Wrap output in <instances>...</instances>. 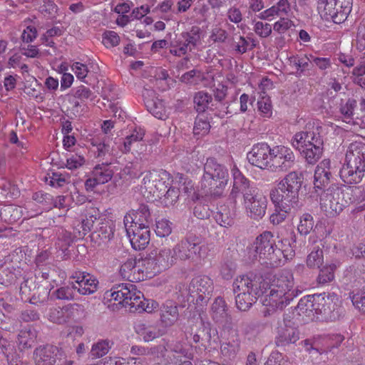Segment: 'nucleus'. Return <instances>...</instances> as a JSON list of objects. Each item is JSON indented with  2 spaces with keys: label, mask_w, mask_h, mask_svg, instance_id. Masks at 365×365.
I'll return each instance as SVG.
<instances>
[{
  "label": "nucleus",
  "mask_w": 365,
  "mask_h": 365,
  "mask_svg": "<svg viewBox=\"0 0 365 365\" xmlns=\"http://www.w3.org/2000/svg\"><path fill=\"white\" fill-rule=\"evenodd\" d=\"M259 280V285L263 294H265L263 304L274 309H283L300 292L294 287L292 274L289 272L274 276L269 279Z\"/></svg>",
  "instance_id": "f257e3e1"
},
{
  "label": "nucleus",
  "mask_w": 365,
  "mask_h": 365,
  "mask_svg": "<svg viewBox=\"0 0 365 365\" xmlns=\"http://www.w3.org/2000/svg\"><path fill=\"white\" fill-rule=\"evenodd\" d=\"M232 173L233 186L230 198L236 202L237 197L241 193L243 195L244 204L250 217L255 220L262 218L265 215L267 204L265 196L258 193L254 187H250V181L242 174L236 165H234Z\"/></svg>",
  "instance_id": "f03ea898"
},
{
  "label": "nucleus",
  "mask_w": 365,
  "mask_h": 365,
  "mask_svg": "<svg viewBox=\"0 0 365 365\" xmlns=\"http://www.w3.org/2000/svg\"><path fill=\"white\" fill-rule=\"evenodd\" d=\"M304 180L302 173L292 171L289 173L277 185V187L272 189L269 196L273 203L279 204L281 207L288 209L289 206H299V192L302 187Z\"/></svg>",
  "instance_id": "7ed1b4c3"
},
{
  "label": "nucleus",
  "mask_w": 365,
  "mask_h": 365,
  "mask_svg": "<svg viewBox=\"0 0 365 365\" xmlns=\"http://www.w3.org/2000/svg\"><path fill=\"white\" fill-rule=\"evenodd\" d=\"M228 181V172L225 167L213 158L207 159L204 165L202 187L206 194L221 197Z\"/></svg>",
  "instance_id": "20e7f679"
},
{
  "label": "nucleus",
  "mask_w": 365,
  "mask_h": 365,
  "mask_svg": "<svg viewBox=\"0 0 365 365\" xmlns=\"http://www.w3.org/2000/svg\"><path fill=\"white\" fill-rule=\"evenodd\" d=\"M259 280L247 275L237 277L233 282V291L236 294L237 308L242 312L249 310L257 299L263 295Z\"/></svg>",
  "instance_id": "39448f33"
},
{
  "label": "nucleus",
  "mask_w": 365,
  "mask_h": 365,
  "mask_svg": "<svg viewBox=\"0 0 365 365\" xmlns=\"http://www.w3.org/2000/svg\"><path fill=\"white\" fill-rule=\"evenodd\" d=\"M184 284H179L177 289L182 292L181 295L187 301H195L199 307H205L211 298L214 289L212 280L206 275H198L193 277L188 287L182 291Z\"/></svg>",
  "instance_id": "423d86ee"
},
{
  "label": "nucleus",
  "mask_w": 365,
  "mask_h": 365,
  "mask_svg": "<svg viewBox=\"0 0 365 365\" xmlns=\"http://www.w3.org/2000/svg\"><path fill=\"white\" fill-rule=\"evenodd\" d=\"M110 297L115 301H119V304L123 307H128L130 312H143L145 298L143 294L130 283L114 286L110 290Z\"/></svg>",
  "instance_id": "0eeeda50"
},
{
  "label": "nucleus",
  "mask_w": 365,
  "mask_h": 365,
  "mask_svg": "<svg viewBox=\"0 0 365 365\" xmlns=\"http://www.w3.org/2000/svg\"><path fill=\"white\" fill-rule=\"evenodd\" d=\"M341 185L331 184L328 188L319 192V205L321 210L328 217L339 215L346 207L347 202L343 197Z\"/></svg>",
  "instance_id": "6e6552de"
},
{
  "label": "nucleus",
  "mask_w": 365,
  "mask_h": 365,
  "mask_svg": "<svg viewBox=\"0 0 365 365\" xmlns=\"http://www.w3.org/2000/svg\"><path fill=\"white\" fill-rule=\"evenodd\" d=\"M314 313L321 315L324 321H336L341 316V309L338 307L339 298L334 293H322L315 294Z\"/></svg>",
  "instance_id": "1a4fd4ad"
},
{
  "label": "nucleus",
  "mask_w": 365,
  "mask_h": 365,
  "mask_svg": "<svg viewBox=\"0 0 365 365\" xmlns=\"http://www.w3.org/2000/svg\"><path fill=\"white\" fill-rule=\"evenodd\" d=\"M352 0H320L318 3L319 9H322V16L327 21H332L335 24L344 22L350 14Z\"/></svg>",
  "instance_id": "9d476101"
},
{
  "label": "nucleus",
  "mask_w": 365,
  "mask_h": 365,
  "mask_svg": "<svg viewBox=\"0 0 365 365\" xmlns=\"http://www.w3.org/2000/svg\"><path fill=\"white\" fill-rule=\"evenodd\" d=\"M173 250L176 259L185 261L193 260L196 257L204 258L207 254V247L201 245L198 237L190 235L182 239Z\"/></svg>",
  "instance_id": "9b49d317"
},
{
  "label": "nucleus",
  "mask_w": 365,
  "mask_h": 365,
  "mask_svg": "<svg viewBox=\"0 0 365 365\" xmlns=\"http://www.w3.org/2000/svg\"><path fill=\"white\" fill-rule=\"evenodd\" d=\"M269 161L268 169L274 172H286L293 168L295 156L290 149L276 146L272 148Z\"/></svg>",
  "instance_id": "f8f14e48"
},
{
  "label": "nucleus",
  "mask_w": 365,
  "mask_h": 365,
  "mask_svg": "<svg viewBox=\"0 0 365 365\" xmlns=\"http://www.w3.org/2000/svg\"><path fill=\"white\" fill-rule=\"evenodd\" d=\"M254 245L255 251L260 259H268L272 265L276 264L275 250L277 246L271 232H263L256 238Z\"/></svg>",
  "instance_id": "ddd939ff"
},
{
  "label": "nucleus",
  "mask_w": 365,
  "mask_h": 365,
  "mask_svg": "<svg viewBox=\"0 0 365 365\" xmlns=\"http://www.w3.org/2000/svg\"><path fill=\"white\" fill-rule=\"evenodd\" d=\"M36 365H62V351L56 346H39L34 352Z\"/></svg>",
  "instance_id": "4468645a"
},
{
  "label": "nucleus",
  "mask_w": 365,
  "mask_h": 365,
  "mask_svg": "<svg viewBox=\"0 0 365 365\" xmlns=\"http://www.w3.org/2000/svg\"><path fill=\"white\" fill-rule=\"evenodd\" d=\"M142 175H143L142 183L144 188L148 190L149 192H153L155 195L157 192H159L163 194L165 190L168 188V185H165V180L169 179V173L165 170L143 172Z\"/></svg>",
  "instance_id": "2eb2a0df"
},
{
  "label": "nucleus",
  "mask_w": 365,
  "mask_h": 365,
  "mask_svg": "<svg viewBox=\"0 0 365 365\" xmlns=\"http://www.w3.org/2000/svg\"><path fill=\"white\" fill-rule=\"evenodd\" d=\"M177 262L173 250L170 248L160 249L153 257L148 259V264L154 273H160L175 264Z\"/></svg>",
  "instance_id": "dca6fc26"
},
{
  "label": "nucleus",
  "mask_w": 365,
  "mask_h": 365,
  "mask_svg": "<svg viewBox=\"0 0 365 365\" xmlns=\"http://www.w3.org/2000/svg\"><path fill=\"white\" fill-rule=\"evenodd\" d=\"M71 278L74 279L71 282L73 289L83 295L93 294L97 291L98 281L93 275L87 272H76Z\"/></svg>",
  "instance_id": "f3484780"
},
{
  "label": "nucleus",
  "mask_w": 365,
  "mask_h": 365,
  "mask_svg": "<svg viewBox=\"0 0 365 365\" xmlns=\"http://www.w3.org/2000/svg\"><path fill=\"white\" fill-rule=\"evenodd\" d=\"M272 153V149L267 143H257L247 153V158L251 165L261 169H268Z\"/></svg>",
  "instance_id": "a211bd4d"
},
{
  "label": "nucleus",
  "mask_w": 365,
  "mask_h": 365,
  "mask_svg": "<svg viewBox=\"0 0 365 365\" xmlns=\"http://www.w3.org/2000/svg\"><path fill=\"white\" fill-rule=\"evenodd\" d=\"M331 178V161L329 159H324L315 168L313 193L319 195V192L325 190L324 187L330 183Z\"/></svg>",
  "instance_id": "6ab92c4d"
},
{
  "label": "nucleus",
  "mask_w": 365,
  "mask_h": 365,
  "mask_svg": "<svg viewBox=\"0 0 365 365\" xmlns=\"http://www.w3.org/2000/svg\"><path fill=\"white\" fill-rule=\"evenodd\" d=\"M83 305L78 303L69 304L63 307H52L48 313V319L55 324H63L67 323L75 311H83Z\"/></svg>",
  "instance_id": "aec40b11"
},
{
  "label": "nucleus",
  "mask_w": 365,
  "mask_h": 365,
  "mask_svg": "<svg viewBox=\"0 0 365 365\" xmlns=\"http://www.w3.org/2000/svg\"><path fill=\"white\" fill-rule=\"evenodd\" d=\"M322 133L323 127L319 125L313 126L312 130L297 133L294 135L295 143H293V145L308 147L324 145Z\"/></svg>",
  "instance_id": "412c9836"
},
{
  "label": "nucleus",
  "mask_w": 365,
  "mask_h": 365,
  "mask_svg": "<svg viewBox=\"0 0 365 365\" xmlns=\"http://www.w3.org/2000/svg\"><path fill=\"white\" fill-rule=\"evenodd\" d=\"M297 237L294 232L290 233L288 238H284L279 241V247H277L275 250L276 264L277 266L281 263L282 258L285 260L291 259L295 255Z\"/></svg>",
  "instance_id": "4be33fe9"
},
{
  "label": "nucleus",
  "mask_w": 365,
  "mask_h": 365,
  "mask_svg": "<svg viewBox=\"0 0 365 365\" xmlns=\"http://www.w3.org/2000/svg\"><path fill=\"white\" fill-rule=\"evenodd\" d=\"M365 168L344 162L339 171L341 180L347 185L359 183L364 176Z\"/></svg>",
  "instance_id": "5701e85b"
},
{
  "label": "nucleus",
  "mask_w": 365,
  "mask_h": 365,
  "mask_svg": "<svg viewBox=\"0 0 365 365\" xmlns=\"http://www.w3.org/2000/svg\"><path fill=\"white\" fill-rule=\"evenodd\" d=\"M120 276L128 280L129 282H140L144 279L143 272L137 264L135 258L128 259L120 267Z\"/></svg>",
  "instance_id": "b1692460"
},
{
  "label": "nucleus",
  "mask_w": 365,
  "mask_h": 365,
  "mask_svg": "<svg viewBox=\"0 0 365 365\" xmlns=\"http://www.w3.org/2000/svg\"><path fill=\"white\" fill-rule=\"evenodd\" d=\"M133 227L134 228L132 229V234H130V230H126L131 245L135 250H144L150 242V229L146 227L142 228L137 226Z\"/></svg>",
  "instance_id": "393cba45"
},
{
  "label": "nucleus",
  "mask_w": 365,
  "mask_h": 365,
  "mask_svg": "<svg viewBox=\"0 0 365 365\" xmlns=\"http://www.w3.org/2000/svg\"><path fill=\"white\" fill-rule=\"evenodd\" d=\"M217 335V331L215 329L211 327L209 322H204L201 321V324L199 329L193 335V341L195 343H199L204 347L212 345V342L215 341V336Z\"/></svg>",
  "instance_id": "a878e982"
},
{
  "label": "nucleus",
  "mask_w": 365,
  "mask_h": 365,
  "mask_svg": "<svg viewBox=\"0 0 365 365\" xmlns=\"http://www.w3.org/2000/svg\"><path fill=\"white\" fill-rule=\"evenodd\" d=\"M345 161L365 168V144L356 141L351 143L348 147Z\"/></svg>",
  "instance_id": "bb28decb"
},
{
  "label": "nucleus",
  "mask_w": 365,
  "mask_h": 365,
  "mask_svg": "<svg viewBox=\"0 0 365 365\" xmlns=\"http://www.w3.org/2000/svg\"><path fill=\"white\" fill-rule=\"evenodd\" d=\"M300 338V332L297 328L285 327L278 331L274 343L278 347L284 348L294 344Z\"/></svg>",
  "instance_id": "cd10ccee"
},
{
  "label": "nucleus",
  "mask_w": 365,
  "mask_h": 365,
  "mask_svg": "<svg viewBox=\"0 0 365 365\" xmlns=\"http://www.w3.org/2000/svg\"><path fill=\"white\" fill-rule=\"evenodd\" d=\"M227 306L222 297H217L211 307V317L217 324H222L227 321L230 315Z\"/></svg>",
  "instance_id": "c85d7f7f"
},
{
  "label": "nucleus",
  "mask_w": 365,
  "mask_h": 365,
  "mask_svg": "<svg viewBox=\"0 0 365 365\" xmlns=\"http://www.w3.org/2000/svg\"><path fill=\"white\" fill-rule=\"evenodd\" d=\"M179 317L178 307L172 301L166 302L160 309V318L165 326H171Z\"/></svg>",
  "instance_id": "c756f323"
},
{
  "label": "nucleus",
  "mask_w": 365,
  "mask_h": 365,
  "mask_svg": "<svg viewBox=\"0 0 365 365\" xmlns=\"http://www.w3.org/2000/svg\"><path fill=\"white\" fill-rule=\"evenodd\" d=\"M324 245L322 242L315 245L307 257L306 264L310 269H320L324 264Z\"/></svg>",
  "instance_id": "7c9ffc66"
},
{
  "label": "nucleus",
  "mask_w": 365,
  "mask_h": 365,
  "mask_svg": "<svg viewBox=\"0 0 365 365\" xmlns=\"http://www.w3.org/2000/svg\"><path fill=\"white\" fill-rule=\"evenodd\" d=\"M294 146L303 155L306 162L311 165L315 164L320 159L324 150V145L308 147L297 145Z\"/></svg>",
  "instance_id": "2f4dec72"
},
{
  "label": "nucleus",
  "mask_w": 365,
  "mask_h": 365,
  "mask_svg": "<svg viewBox=\"0 0 365 365\" xmlns=\"http://www.w3.org/2000/svg\"><path fill=\"white\" fill-rule=\"evenodd\" d=\"M133 223H134V226L150 229V225L153 223V219L147 205L141 204L139 206L134 215Z\"/></svg>",
  "instance_id": "473e14b6"
},
{
  "label": "nucleus",
  "mask_w": 365,
  "mask_h": 365,
  "mask_svg": "<svg viewBox=\"0 0 365 365\" xmlns=\"http://www.w3.org/2000/svg\"><path fill=\"white\" fill-rule=\"evenodd\" d=\"M221 352L230 359L235 358L240 349V340L237 334L231 336L227 341L221 344Z\"/></svg>",
  "instance_id": "72a5a7b5"
},
{
  "label": "nucleus",
  "mask_w": 365,
  "mask_h": 365,
  "mask_svg": "<svg viewBox=\"0 0 365 365\" xmlns=\"http://www.w3.org/2000/svg\"><path fill=\"white\" fill-rule=\"evenodd\" d=\"M212 96L205 91L196 93L193 98L196 110L198 113H204L209 108L210 103H211L210 109L213 110L212 107L215 105L212 103Z\"/></svg>",
  "instance_id": "f704fd0d"
},
{
  "label": "nucleus",
  "mask_w": 365,
  "mask_h": 365,
  "mask_svg": "<svg viewBox=\"0 0 365 365\" xmlns=\"http://www.w3.org/2000/svg\"><path fill=\"white\" fill-rule=\"evenodd\" d=\"M235 212L227 207H221L215 215V221L222 227H231L235 223Z\"/></svg>",
  "instance_id": "c9c22d12"
},
{
  "label": "nucleus",
  "mask_w": 365,
  "mask_h": 365,
  "mask_svg": "<svg viewBox=\"0 0 365 365\" xmlns=\"http://www.w3.org/2000/svg\"><path fill=\"white\" fill-rule=\"evenodd\" d=\"M201 29L197 26H192L187 32L181 33V38L185 41L188 51H191L200 40Z\"/></svg>",
  "instance_id": "e433bc0d"
},
{
  "label": "nucleus",
  "mask_w": 365,
  "mask_h": 365,
  "mask_svg": "<svg viewBox=\"0 0 365 365\" xmlns=\"http://www.w3.org/2000/svg\"><path fill=\"white\" fill-rule=\"evenodd\" d=\"M114 172L109 167L108 163L97 165L93 169V175L98 180L99 184H104L111 180Z\"/></svg>",
  "instance_id": "4c0bfd02"
},
{
  "label": "nucleus",
  "mask_w": 365,
  "mask_h": 365,
  "mask_svg": "<svg viewBox=\"0 0 365 365\" xmlns=\"http://www.w3.org/2000/svg\"><path fill=\"white\" fill-rule=\"evenodd\" d=\"M276 207V210L274 213H272L269 217L271 223L273 225H277L282 223L287 217V213L290 212L292 209L297 210L299 208V206H289L287 207L289 209H284L281 207V202L279 204L273 203Z\"/></svg>",
  "instance_id": "58836bf2"
},
{
  "label": "nucleus",
  "mask_w": 365,
  "mask_h": 365,
  "mask_svg": "<svg viewBox=\"0 0 365 365\" xmlns=\"http://www.w3.org/2000/svg\"><path fill=\"white\" fill-rule=\"evenodd\" d=\"M157 192L156 195L162 199V203L166 207L174 205L178 200L180 191L175 187H169L165 189L163 194Z\"/></svg>",
  "instance_id": "ea45409f"
},
{
  "label": "nucleus",
  "mask_w": 365,
  "mask_h": 365,
  "mask_svg": "<svg viewBox=\"0 0 365 365\" xmlns=\"http://www.w3.org/2000/svg\"><path fill=\"white\" fill-rule=\"evenodd\" d=\"M148 111L158 119H165L167 117L165 107L163 102L157 98L153 101H148L145 106Z\"/></svg>",
  "instance_id": "a19ab883"
},
{
  "label": "nucleus",
  "mask_w": 365,
  "mask_h": 365,
  "mask_svg": "<svg viewBox=\"0 0 365 365\" xmlns=\"http://www.w3.org/2000/svg\"><path fill=\"white\" fill-rule=\"evenodd\" d=\"M314 297L315 294L307 295L299 300L296 307L299 314H304L309 317L311 314H314V303L313 299Z\"/></svg>",
  "instance_id": "79ce46f5"
},
{
  "label": "nucleus",
  "mask_w": 365,
  "mask_h": 365,
  "mask_svg": "<svg viewBox=\"0 0 365 365\" xmlns=\"http://www.w3.org/2000/svg\"><path fill=\"white\" fill-rule=\"evenodd\" d=\"M110 349V341L101 340L93 344L90 354L93 359H98L105 356Z\"/></svg>",
  "instance_id": "37998d69"
},
{
  "label": "nucleus",
  "mask_w": 365,
  "mask_h": 365,
  "mask_svg": "<svg viewBox=\"0 0 365 365\" xmlns=\"http://www.w3.org/2000/svg\"><path fill=\"white\" fill-rule=\"evenodd\" d=\"M210 129V122L204 115H198L195 118L193 128V133L195 135H204L207 134Z\"/></svg>",
  "instance_id": "c03bdc74"
},
{
  "label": "nucleus",
  "mask_w": 365,
  "mask_h": 365,
  "mask_svg": "<svg viewBox=\"0 0 365 365\" xmlns=\"http://www.w3.org/2000/svg\"><path fill=\"white\" fill-rule=\"evenodd\" d=\"M314 226L313 217L309 213H304L300 217L297 230L302 235H308Z\"/></svg>",
  "instance_id": "a18cd8bd"
},
{
  "label": "nucleus",
  "mask_w": 365,
  "mask_h": 365,
  "mask_svg": "<svg viewBox=\"0 0 365 365\" xmlns=\"http://www.w3.org/2000/svg\"><path fill=\"white\" fill-rule=\"evenodd\" d=\"M138 334L143 336L144 341L149 342L159 336L158 330L153 327H147L145 324L138 326Z\"/></svg>",
  "instance_id": "49530a36"
},
{
  "label": "nucleus",
  "mask_w": 365,
  "mask_h": 365,
  "mask_svg": "<svg viewBox=\"0 0 365 365\" xmlns=\"http://www.w3.org/2000/svg\"><path fill=\"white\" fill-rule=\"evenodd\" d=\"M71 94L74 96V97L78 98L82 102H85L86 100L90 99L93 100L94 98V93L86 86L83 85H81L72 89Z\"/></svg>",
  "instance_id": "de8ad7c7"
},
{
  "label": "nucleus",
  "mask_w": 365,
  "mask_h": 365,
  "mask_svg": "<svg viewBox=\"0 0 365 365\" xmlns=\"http://www.w3.org/2000/svg\"><path fill=\"white\" fill-rule=\"evenodd\" d=\"M235 262L230 259H225L221 264L220 274L225 279H230L235 274Z\"/></svg>",
  "instance_id": "09e8293b"
},
{
  "label": "nucleus",
  "mask_w": 365,
  "mask_h": 365,
  "mask_svg": "<svg viewBox=\"0 0 365 365\" xmlns=\"http://www.w3.org/2000/svg\"><path fill=\"white\" fill-rule=\"evenodd\" d=\"M349 297L353 304L365 314V292L361 289L354 290Z\"/></svg>",
  "instance_id": "8fccbe9b"
},
{
  "label": "nucleus",
  "mask_w": 365,
  "mask_h": 365,
  "mask_svg": "<svg viewBox=\"0 0 365 365\" xmlns=\"http://www.w3.org/2000/svg\"><path fill=\"white\" fill-rule=\"evenodd\" d=\"M68 101L70 106L68 109L75 116L80 115L84 110L85 104L71 93L68 95Z\"/></svg>",
  "instance_id": "3c124183"
},
{
  "label": "nucleus",
  "mask_w": 365,
  "mask_h": 365,
  "mask_svg": "<svg viewBox=\"0 0 365 365\" xmlns=\"http://www.w3.org/2000/svg\"><path fill=\"white\" fill-rule=\"evenodd\" d=\"M144 135H145V133L143 130H141V129H140L139 130H135L134 132L131 135H130L125 138L124 143H123L124 149L123 151L124 153L130 152V150L131 149V145L133 143L139 142V141L142 140L144 137Z\"/></svg>",
  "instance_id": "603ef678"
},
{
  "label": "nucleus",
  "mask_w": 365,
  "mask_h": 365,
  "mask_svg": "<svg viewBox=\"0 0 365 365\" xmlns=\"http://www.w3.org/2000/svg\"><path fill=\"white\" fill-rule=\"evenodd\" d=\"M56 274V270L53 264H46L37 267L35 269V274L37 277H41L45 280L53 277Z\"/></svg>",
  "instance_id": "864d4df0"
},
{
  "label": "nucleus",
  "mask_w": 365,
  "mask_h": 365,
  "mask_svg": "<svg viewBox=\"0 0 365 365\" xmlns=\"http://www.w3.org/2000/svg\"><path fill=\"white\" fill-rule=\"evenodd\" d=\"M155 232L160 237L170 235L172 232L170 222L165 219L157 221Z\"/></svg>",
  "instance_id": "5fc2aeb1"
},
{
  "label": "nucleus",
  "mask_w": 365,
  "mask_h": 365,
  "mask_svg": "<svg viewBox=\"0 0 365 365\" xmlns=\"http://www.w3.org/2000/svg\"><path fill=\"white\" fill-rule=\"evenodd\" d=\"M16 274L9 268L0 269V284L6 287L11 285L16 281Z\"/></svg>",
  "instance_id": "6e6d98bb"
},
{
  "label": "nucleus",
  "mask_w": 365,
  "mask_h": 365,
  "mask_svg": "<svg viewBox=\"0 0 365 365\" xmlns=\"http://www.w3.org/2000/svg\"><path fill=\"white\" fill-rule=\"evenodd\" d=\"M39 11L45 16L53 18L57 14L58 6L51 0H43Z\"/></svg>",
  "instance_id": "4d7b16f0"
},
{
  "label": "nucleus",
  "mask_w": 365,
  "mask_h": 365,
  "mask_svg": "<svg viewBox=\"0 0 365 365\" xmlns=\"http://www.w3.org/2000/svg\"><path fill=\"white\" fill-rule=\"evenodd\" d=\"M290 63L297 67V71L303 72L305 69L308 68L310 60L306 56L303 57L291 56L289 58Z\"/></svg>",
  "instance_id": "13d9d810"
},
{
  "label": "nucleus",
  "mask_w": 365,
  "mask_h": 365,
  "mask_svg": "<svg viewBox=\"0 0 365 365\" xmlns=\"http://www.w3.org/2000/svg\"><path fill=\"white\" fill-rule=\"evenodd\" d=\"M232 46L238 54H243L249 50L250 42L244 36H239L237 41H233Z\"/></svg>",
  "instance_id": "bf43d9fd"
},
{
  "label": "nucleus",
  "mask_w": 365,
  "mask_h": 365,
  "mask_svg": "<svg viewBox=\"0 0 365 365\" xmlns=\"http://www.w3.org/2000/svg\"><path fill=\"white\" fill-rule=\"evenodd\" d=\"M120 37L113 31H107L103 34V43L106 47H114L119 43Z\"/></svg>",
  "instance_id": "052dcab7"
},
{
  "label": "nucleus",
  "mask_w": 365,
  "mask_h": 365,
  "mask_svg": "<svg viewBox=\"0 0 365 365\" xmlns=\"http://www.w3.org/2000/svg\"><path fill=\"white\" fill-rule=\"evenodd\" d=\"M211 212L208 205L202 203H197L193 209L194 215L200 220L208 219Z\"/></svg>",
  "instance_id": "680f3d73"
},
{
  "label": "nucleus",
  "mask_w": 365,
  "mask_h": 365,
  "mask_svg": "<svg viewBox=\"0 0 365 365\" xmlns=\"http://www.w3.org/2000/svg\"><path fill=\"white\" fill-rule=\"evenodd\" d=\"M122 172L123 175H128L131 178H138L140 175L143 174V172H141L140 169V165L137 163H128L123 169Z\"/></svg>",
  "instance_id": "e2e57ef3"
},
{
  "label": "nucleus",
  "mask_w": 365,
  "mask_h": 365,
  "mask_svg": "<svg viewBox=\"0 0 365 365\" xmlns=\"http://www.w3.org/2000/svg\"><path fill=\"white\" fill-rule=\"evenodd\" d=\"M254 31L260 37L267 38L272 33V26L269 24L257 21L255 24Z\"/></svg>",
  "instance_id": "0e129e2a"
},
{
  "label": "nucleus",
  "mask_w": 365,
  "mask_h": 365,
  "mask_svg": "<svg viewBox=\"0 0 365 365\" xmlns=\"http://www.w3.org/2000/svg\"><path fill=\"white\" fill-rule=\"evenodd\" d=\"M257 104L258 110L264 117L269 118L272 115V105L269 98H262L257 102Z\"/></svg>",
  "instance_id": "69168bd1"
},
{
  "label": "nucleus",
  "mask_w": 365,
  "mask_h": 365,
  "mask_svg": "<svg viewBox=\"0 0 365 365\" xmlns=\"http://www.w3.org/2000/svg\"><path fill=\"white\" fill-rule=\"evenodd\" d=\"M356 106V101L353 98H349L346 103L340 108V112L345 118H351Z\"/></svg>",
  "instance_id": "338daca9"
},
{
  "label": "nucleus",
  "mask_w": 365,
  "mask_h": 365,
  "mask_svg": "<svg viewBox=\"0 0 365 365\" xmlns=\"http://www.w3.org/2000/svg\"><path fill=\"white\" fill-rule=\"evenodd\" d=\"M73 287H62L53 292L58 299L71 300L73 299Z\"/></svg>",
  "instance_id": "774afa93"
}]
</instances>
